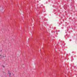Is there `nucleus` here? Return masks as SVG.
Segmentation results:
<instances>
[{
    "instance_id": "obj_1",
    "label": "nucleus",
    "mask_w": 77,
    "mask_h": 77,
    "mask_svg": "<svg viewBox=\"0 0 77 77\" xmlns=\"http://www.w3.org/2000/svg\"><path fill=\"white\" fill-rule=\"evenodd\" d=\"M0 11H1V12H4L5 11L3 8H1L0 9Z\"/></svg>"
},
{
    "instance_id": "obj_2",
    "label": "nucleus",
    "mask_w": 77,
    "mask_h": 77,
    "mask_svg": "<svg viewBox=\"0 0 77 77\" xmlns=\"http://www.w3.org/2000/svg\"><path fill=\"white\" fill-rule=\"evenodd\" d=\"M9 74V76L10 77H11V73H8Z\"/></svg>"
},
{
    "instance_id": "obj_3",
    "label": "nucleus",
    "mask_w": 77,
    "mask_h": 77,
    "mask_svg": "<svg viewBox=\"0 0 77 77\" xmlns=\"http://www.w3.org/2000/svg\"><path fill=\"white\" fill-rule=\"evenodd\" d=\"M2 67H3V68H4V67H5V66H3V65H2Z\"/></svg>"
},
{
    "instance_id": "obj_4",
    "label": "nucleus",
    "mask_w": 77,
    "mask_h": 77,
    "mask_svg": "<svg viewBox=\"0 0 77 77\" xmlns=\"http://www.w3.org/2000/svg\"><path fill=\"white\" fill-rule=\"evenodd\" d=\"M5 56H3V57H5Z\"/></svg>"
}]
</instances>
